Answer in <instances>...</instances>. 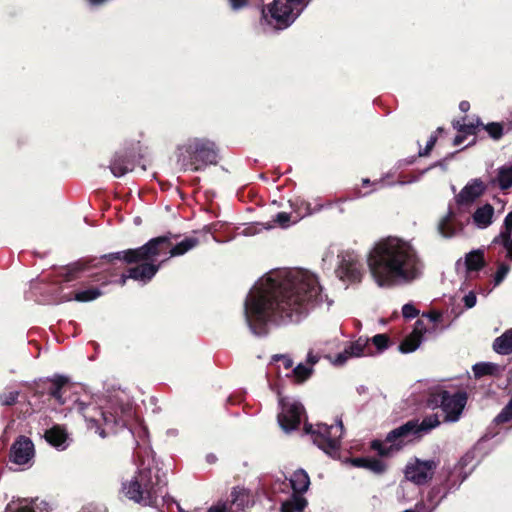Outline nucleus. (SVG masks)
<instances>
[{"mask_svg": "<svg viewBox=\"0 0 512 512\" xmlns=\"http://www.w3.org/2000/svg\"><path fill=\"white\" fill-rule=\"evenodd\" d=\"M133 162L127 155L116 154L110 163V170L115 177H122L133 170Z\"/></svg>", "mask_w": 512, "mask_h": 512, "instance_id": "obj_23", "label": "nucleus"}, {"mask_svg": "<svg viewBox=\"0 0 512 512\" xmlns=\"http://www.w3.org/2000/svg\"><path fill=\"white\" fill-rule=\"evenodd\" d=\"M437 466L438 462L433 459L420 460L414 458L405 467V478L416 485H423L432 479Z\"/></svg>", "mask_w": 512, "mask_h": 512, "instance_id": "obj_13", "label": "nucleus"}, {"mask_svg": "<svg viewBox=\"0 0 512 512\" xmlns=\"http://www.w3.org/2000/svg\"><path fill=\"white\" fill-rule=\"evenodd\" d=\"M470 108V104L469 102L467 101H462L460 102L459 104V109L462 111V112H467Z\"/></svg>", "mask_w": 512, "mask_h": 512, "instance_id": "obj_55", "label": "nucleus"}, {"mask_svg": "<svg viewBox=\"0 0 512 512\" xmlns=\"http://www.w3.org/2000/svg\"><path fill=\"white\" fill-rule=\"evenodd\" d=\"M418 314H419V310L416 309V307L413 304L407 303V304L403 305V307H402V315H403V317H405L407 319H413Z\"/></svg>", "mask_w": 512, "mask_h": 512, "instance_id": "obj_44", "label": "nucleus"}, {"mask_svg": "<svg viewBox=\"0 0 512 512\" xmlns=\"http://www.w3.org/2000/svg\"><path fill=\"white\" fill-rule=\"evenodd\" d=\"M230 9L234 12L240 11L249 5V0H226Z\"/></svg>", "mask_w": 512, "mask_h": 512, "instance_id": "obj_46", "label": "nucleus"}, {"mask_svg": "<svg viewBox=\"0 0 512 512\" xmlns=\"http://www.w3.org/2000/svg\"><path fill=\"white\" fill-rule=\"evenodd\" d=\"M370 339L367 337H359L357 340L350 342L345 347L347 348L349 355L353 358L362 357L365 355H370L371 352L369 349Z\"/></svg>", "mask_w": 512, "mask_h": 512, "instance_id": "obj_27", "label": "nucleus"}, {"mask_svg": "<svg viewBox=\"0 0 512 512\" xmlns=\"http://www.w3.org/2000/svg\"><path fill=\"white\" fill-rule=\"evenodd\" d=\"M465 265L469 271H477L484 265V254L481 250L469 252L465 257Z\"/></svg>", "mask_w": 512, "mask_h": 512, "instance_id": "obj_32", "label": "nucleus"}, {"mask_svg": "<svg viewBox=\"0 0 512 512\" xmlns=\"http://www.w3.org/2000/svg\"><path fill=\"white\" fill-rule=\"evenodd\" d=\"M512 420V396L508 404L496 416L494 421L496 423H507Z\"/></svg>", "mask_w": 512, "mask_h": 512, "instance_id": "obj_36", "label": "nucleus"}, {"mask_svg": "<svg viewBox=\"0 0 512 512\" xmlns=\"http://www.w3.org/2000/svg\"><path fill=\"white\" fill-rule=\"evenodd\" d=\"M352 463L354 466L366 468L375 474H382L386 471L385 463L375 458H356Z\"/></svg>", "mask_w": 512, "mask_h": 512, "instance_id": "obj_28", "label": "nucleus"}, {"mask_svg": "<svg viewBox=\"0 0 512 512\" xmlns=\"http://www.w3.org/2000/svg\"><path fill=\"white\" fill-rule=\"evenodd\" d=\"M415 425L406 422L405 424L390 431L385 439V442L375 440L372 442V448L381 456H388L393 450L398 451L411 440Z\"/></svg>", "mask_w": 512, "mask_h": 512, "instance_id": "obj_10", "label": "nucleus"}, {"mask_svg": "<svg viewBox=\"0 0 512 512\" xmlns=\"http://www.w3.org/2000/svg\"><path fill=\"white\" fill-rule=\"evenodd\" d=\"M218 152L214 142L205 138H191L178 148V162L185 168L199 171L217 163Z\"/></svg>", "mask_w": 512, "mask_h": 512, "instance_id": "obj_5", "label": "nucleus"}, {"mask_svg": "<svg viewBox=\"0 0 512 512\" xmlns=\"http://www.w3.org/2000/svg\"><path fill=\"white\" fill-rule=\"evenodd\" d=\"M494 243H501L506 251V258L512 261V237H495Z\"/></svg>", "mask_w": 512, "mask_h": 512, "instance_id": "obj_40", "label": "nucleus"}, {"mask_svg": "<svg viewBox=\"0 0 512 512\" xmlns=\"http://www.w3.org/2000/svg\"><path fill=\"white\" fill-rule=\"evenodd\" d=\"M73 410L80 413L89 429H95V432L102 438L106 437V428L114 432L115 427H124L126 425V415L130 414V408H121L120 412L102 410L91 403H85L82 400H75L73 403Z\"/></svg>", "mask_w": 512, "mask_h": 512, "instance_id": "obj_4", "label": "nucleus"}, {"mask_svg": "<svg viewBox=\"0 0 512 512\" xmlns=\"http://www.w3.org/2000/svg\"><path fill=\"white\" fill-rule=\"evenodd\" d=\"M105 0H89V2L93 5L102 4Z\"/></svg>", "mask_w": 512, "mask_h": 512, "instance_id": "obj_59", "label": "nucleus"}, {"mask_svg": "<svg viewBox=\"0 0 512 512\" xmlns=\"http://www.w3.org/2000/svg\"><path fill=\"white\" fill-rule=\"evenodd\" d=\"M34 452L33 442L25 436H20L11 446L10 460L17 465H26L32 461Z\"/></svg>", "mask_w": 512, "mask_h": 512, "instance_id": "obj_14", "label": "nucleus"}, {"mask_svg": "<svg viewBox=\"0 0 512 512\" xmlns=\"http://www.w3.org/2000/svg\"><path fill=\"white\" fill-rule=\"evenodd\" d=\"M290 484L294 492L303 493L307 491L310 479L306 471L299 469L292 474Z\"/></svg>", "mask_w": 512, "mask_h": 512, "instance_id": "obj_29", "label": "nucleus"}, {"mask_svg": "<svg viewBox=\"0 0 512 512\" xmlns=\"http://www.w3.org/2000/svg\"><path fill=\"white\" fill-rule=\"evenodd\" d=\"M454 213L451 209H449L444 215L437 226L439 234L444 238H452L457 235V233L461 230L460 227L456 226L453 221Z\"/></svg>", "mask_w": 512, "mask_h": 512, "instance_id": "obj_22", "label": "nucleus"}, {"mask_svg": "<svg viewBox=\"0 0 512 512\" xmlns=\"http://www.w3.org/2000/svg\"><path fill=\"white\" fill-rule=\"evenodd\" d=\"M130 278L129 277V270L127 271V274H123L119 280V283L123 286L126 283V280Z\"/></svg>", "mask_w": 512, "mask_h": 512, "instance_id": "obj_57", "label": "nucleus"}, {"mask_svg": "<svg viewBox=\"0 0 512 512\" xmlns=\"http://www.w3.org/2000/svg\"><path fill=\"white\" fill-rule=\"evenodd\" d=\"M436 403H440V407L445 414V421L457 422L467 403V394L465 392H457L450 394L448 391L442 390L434 395Z\"/></svg>", "mask_w": 512, "mask_h": 512, "instance_id": "obj_11", "label": "nucleus"}, {"mask_svg": "<svg viewBox=\"0 0 512 512\" xmlns=\"http://www.w3.org/2000/svg\"><path fill=\"white\" fill-rule=\"evenodd\" d=\"M231 502L229 507L226 505H217L209 509V512H244L251 503V496L246 489H234L231 493Z\"/></svg>", "mask_w": 512, "mask_h": 512, "instance_id": "obj_16", "label": "nucleus"}, {"mask_svg": "<svg viewBox=\"0 0 512 512\" xmlns=\"http://www.w3.org/2000/svg\"><path fill=\"white\" fill-rule=\"evenodd\" d=\"M309 214V211L307 210L304 214H298L299 218H303L305 215Z\"/></svg>", "mask_w": 512, "mask_h": 512, "instance_id": "obj_60", "label": "nucleus"}, {"mask_svg": "<svg viewBox=\"0 0 512 512\" xmlns=\"http://www.w3.org/2000/svg\"><path fill=\"white\" fill-rule=\"evenodd\" d=\"M325 299L317 276L310 271H271L250 289L244 302L245 321L254 335L265 336L270 324L299 322Z\"/></svg>", "mask_w": 512, "mask_h": 512, "instance_id": "obj_1", "label": "nucleus"}, {"mask_svg": "<svg viewBox=\"0 0 512 512\" xmlns=\"http://www.w3.org/2000/svg\"><path fill=\"white\" fill-rule=\"evenodd\" d=\"M290 219V214L286 212H279L274 218V223L281 227H287L289 225Z\"/></svg>", "mask_w": 512, "mask_h": 512, "instance_id": "obj_48", "label": "nucleus"}, {"mask_svg": "<svg viewBox=\"0 0 512 512\" xmlns=\"http://www.w3.org/2000/svg\"><path fill=\"white\" fill-rule=\"evenodd\" d=\"M166 237L168 238V246L166 248H164V250L161 253V255H162L169 248V256L167 258H165L166 261L171 257L184 255L185 253L192 250L199 244V240L197 238L188 237V238H185L184 240H182L180 243L170 247L171 246L170 238L168 236H166Z\"/></svg>", "mask_w": 512, "mask_h": 512, "instance_id": "obj_21", "label": "nucleus"}, {"mask_svg": "<svg viewBox=\"0 0 512 512\" xmlns=\"http://www.w3.org/2000/svg\"><path fill=\"white\" fill-rule=\"evenodd\" d=\"M370 341L375 345L378 352H383L388 348L389 338L386 334H377Z\"/></svg>", "mask_w": 512, "mask_h": 512, "instance_id": "obj_37", "label": "nucleus"}, {"mask_svg": "<svg viewBox=\"0 0 512 512\" xmlns=\"http://www.w3.org/2000/svg\"><path fill=\"white\" fill-rule=\"evenodd\" d=\"M423 316L427 317L429 319V321L432 323H436V322L440 321V319H441V314L439 312H435V311L424 314Z\"/></svg>", "mask_w": 512, "mask_h": 512, "instance_id": "obj_53", "label": "nucleus"}, {"mask_svg": "<svg viewBox=\"0 0 512 512\" xmlns=\"http://www.w3.org/2000/svg\"><path fill=\"white\" fill-rule=\"evenodd\" d=\"M102 295V292L98 288H88L75 293L74 300L78 302H89L97 299Z\"/></svg>", "mask_w": 512, "mask_h": 512, "instance_id": "obj_34", "label": "nucleus"}, {"mask_svg": "<svg viewBox=\"0 0 512 512\" xmlns=\"http://www.w3.org/2000/svg\"><path fill=\"white\" fill-rule=\"evenodd\" d=\"M472 370L476 378H481L486 375H497L500 371V367L495 363L480 362L474 364Z\"/></svg>", "mask_w": 512, "mask_h": 512, "instance_id": "obj_31", "label": "nucleus"}, {"mask_svg": "<svg viewBox=\"0 0 512 512\" xmlns=\"http://www.w3.org/2000/svg\"><path fill=\"white\" fill-rule=\"evenodd\" d=\"M494 215V207L489 203H485L475 209L471 218L475 227L486 229L493 223Z\"/></svg>", "mask_w": 512, "mask_h": 512, "instance_id": "obj_18", "label": "nucleus"}, {"mask_svg": "<svg viewBox=\"0 0 512 512\" xmlns=\"http://www.w3.org/2000/svg\"><path fill=\"white\" fill-rule=\"evenodd\" d=\"M18 396H19L18 391L5 392L0 396L1 404L12 405L16 402Z\"/></svg>", "mask_w": 512, "mask_h": 512, "instance_id": "obj_43", "label": "nucleus"}, {"mask_svg": "<svg viewBox=\"0 0 512 512\" xmlns=\"http://www.w3.org/2000/svg\"><path fill=\"white\" fill-rule=\"evenodd\" d=\"M417 180H418V177H412L411 179H409L407 181H398L397 184L405 185V184H408V183L416 182Z\"/></svg>", "mask_w": 512, "mask_h": 512, "instance_id": "obj_56", "label": "nucleus"}, {"mask_svg": "<svg viewBox=\"0 0 512 512\" xmlns=\"http://www.w3.org/2000/svg\"><path fill=\"white\" fill-rule=\"evenodd\" d=\"M168 246V238L159 236L149 240L143 246L136 249L114 252L104 255L103 258L109 261L123 260L127 263L139 262L142 260H150L161 255L164 248Z\"/></svg>", "mask_w": 512, "mask_h": 512, "instance_id": "obj_8", "label": "nucleus"}, {"mask_svg": "<svg viewBox=\"0 0 512 512\" xmlns=\"http://www.w3.org/2000/svg\"><path fill=\"white\" fill-rule=\"evenodd\" d=\"M492 183L501 190H507L512 187V164L504 165L497 169V174Z\"/></svg>", "mask_w": 512, "mask_h": 512, "instance_id": "obj_25", "label": "nucleus"}, {"mask_svg": "<svg viewBox=\"0 0 512 512\" xmlns=\"http://www.w3.org/2000/svg\"><path fill=\"white\" fill-rule=\"evenodd\" d=\"M485 130L494 140L500 139L503 135V126L500 123H489L485 126Z\"/></svg>", "mask_w": 512, "mask_h": 512, "instance_id": "obj_38", "label": "nucleus"}, {"mask_svg": "<svg viewBox=\"0 0 512 512\" xmlns=\"http://www.w3.org/2000/svg\"><path fill=\"white\" fill-rule=\"evenodd\" d=\"M292 375L298 383L307 380L312 374V368L304 364H298L292 371Z\"/></svg>", "mask_w": 512, "mask_h": 512, "instance_id": "obj_35", "label": "nucleus"}, {"mask_svg": "<svg viewBox=\"0 0 512 512\" xmlns=\"http://www.w3.org/2000/svg\"><path fill=\"white\" fill-rule=\"evenodd\" d=\"M306 434L311 436L313 443L324 453L336 457L339 453L340 442L343 435V423L336 421L333 425L318 423L316 425L305 424Z\"/></svg>", "mask_w": 512, "mask_h": 512, "instance_id": "obj_7", "label": "nucleus"}, {"mask_svg": "<svg viewBox=\"0 0 512 512\" xmlns=\"http://www.w3.org/2000/svg\"><path fill=\"white\" fill-rule=\"evenodd\" d=\"M423 339L418 335L411 332L399 345V350L402 353L414 352L422 343Z\"/></svg>", "mask_w": 512, "mask_h": 512, "instance_id": "obj_33", "label": "nucleus"}, {"mask_svg": "<svg viewBox=\"0 0 512 512\" xmlns=\"http://www.w3.org/2000/svg\"><path fill=\"white\" fill-rule=\"evenodd\" d=\"M436 136H431L429 138V140L427 141V144H426V147L424 148V150H421L419 151V155L420 156H427L429 154V152L431 151V149L434 147L435 143H436Z\"/></svg>", "mask_w": 512, "mask_h": 512, "instance_id": "obj_51", "label": "nucleus"}, {"mask_svg": "<svg viewBox=\"0 0 512 512\" xmlns=\"http://www.w3.org/2000/svg\"><path fill=\"white\" fill-rule=\"evenodd\" d=\"M389 177V174L385 175L384 177H382L381 179L377 180V181H374L372 183L373 186H375V189H378V188H382L384 187L385 185H387L386 183V179ZM362 184L363 186H368L371 184V181L368 179V178H364L362 180Z\"/></svg>", "mask_w": 512, "mask_h": 512, "instance_id": "obj_50", "label": "nucleus"}, {"mask_svg": "<svg viewBox=\"0 0 512 512\" xmlns=\"http://www.w3.org/2000/svg\"><path fill=\"white\" fill-rule=\"evenodd\" d=\"M163 485L158 476L153 477L152 467L141 462L136 473L122 483V493L129 500L143 506H154L163 497Z\"/></svg>", "mask_w": 512, "mask_h": 512, "instance_id": "obj_3", "label": "nucleus"}, {"mask_svg": "<svg viewBox=\"0 0 512 512\" xmlns=\"http://www.w3.org/2000/svg\"><path fill=\"white\" fill-rule=\"evenodd\" d=\"M207 459H208V461L212 462V461H214V456H208Z\"/></svg>", "mask_w": 512, "mask_h": 512, "instance_id": "obj_61", "label": "nucleus"}, {"mask_svg": "<svg viewBox=\"0 0 512 512\" xmlns=\"http://www.w3.org/2000/svg\"><path fill=\"white\" fill-rule=\"evenodd\" d=\"M9 512H49L47 504L38 499H23L7 506Z\"/></svg>", "mask_w": 512, "mask_h": 512, "instance_id": "obj_20", "label": "nucleus"}, {"mask_svg": "<svg viewBox=\"0 0 512 512\" xmlns=\"http://www.w3.org/2000/svg\"><path fill=\"white\" fill-rule=\"evenodd\" d=\"M476 300V295L472 292L466 294L463 298L464 305L469 309L476 305Z\"/></svg>", "mask_w": 512, "mask_h": 512, "instance_id": "obj_52", "label": "nucleus"}, {"mask_svg": "<svg viewBox=\"0 0 512 512\" xmlns=\"http://www.w3.org/2000/svg\"><path fill=\"white\" fill-rule=\"evenodd\" d=\"M510 272V266L506 263H500L494 276L495 286L499 285Z\"/></svg>", "mask_w": 512, "mask_h": 512, "instance_id": "obj_39", "label": "nucleus"}, {"mask_svg": "<svg viewBox=\"0 0 512 512\" xmlns=\"http://www.w3.org/2000/svg\"><path fill=\"white\" fill-rule=\"evenodd\" d=\"M311 0H274L262 9L260 23L267 29L283 30L288 28L308 6Z\"/></svg>", "mask_w": 512, "mask_h": 512, "instance_id": "obj_6", "label": "nucleus"}, {"mask_svg": "<svg viewBox=\"0 0 512 512\" xmlns=\"http://www.w3.org/2000/svg\"><path fill=\"white\" fill-rule=\"evenodd\" d=\"M351 358H353V357L351 355H349V352H348L347 348L345 347L342 352L338 353L334 357V359L332 360V363L334 365L342 366Z\"/></svg>", "mask_w": 512, "mask_h": 512, "instance_id": "obj_45", "label": "nucleus"}, {"mask_svg": "<svg viewBox=\"0 0 512 512\" xmlns=\"http://www.w3.org/2000/svg\"><path fill=\"white\" fill-rule=\"evenodd\" d=\"M412 332L423 339L424 334L427 332V327L422 319H418L415 322V326Z\"/></svg>", "mask_w": 512, "mask_h": 512, "instance_id": "obj_49", "label": "nucleus"}, {"mask_svg": "<svg viewBox=\"0 0 512 512\" xmlns=\"http://www.w3.org/2000/svg\"><path fill=\"white\" fill-rule=\"evenodd\" d=\"M499 237L512 236V211L509 212L503 222V228L498 235Z\"/></svg>", "mask_w": 512, "mask_h": 512, "instance_id": "obj_42", "label": "nucleus"}, {"mask_svg": "<svg viewBox=\"0 0 512 512\" xmlns=\"http://www.w3.org/2000/svg\"><path fill=\"white\" fill-rule=\"evenodd\" d=\"M45 439L49 444L58 450H65L69 445V437L66 430L60 426L55 425L45 432Z\"/></svg>", "mask_w": 512, "mask_h": 512, "instance_id": "obj_19", "label": "nucleus"}, {"mask_svg": "<svg viewBox=\"0 0 512 512\" xmlns=\"http://www.w3.org/2000/svg\"><path fill=\"white\" fill-rule=\"evenodd\" d=\"M493 349L496 353L501 355H509L512 353V328L505 331L494 340Z\"/></svg>", "mask_w": 512, "mask_h": 512, "instance_id": "obj_26", "label": "nucleus"}, {"mask_svg": "<svg viewBox=\"0 0 512 512\" xmlns=\"http://www.w3.org/2000/svg\"><path fill=\"white\" fill-rule=\"evenodd\" d=\"M281 412L278 414V423L285 432L298 428L304 415L303 405L292 398H281Z\"/></svg>", "mask_w": 512, "mask_h": 512, "instance_id": "obj_12", "label": "nucleus"}, {"mask_svg": "<svg viewBox=\"0 0 512 512\" xmlns=\"http://www.w3.org/2000/svg\"><path fill=\"white\" fill-rule=\"evenodd\" d=\"M465 121V119H463ZM480 124L479 120H477V123H468L465 122L461 123L460 121L454 122V127L458 129L460 132L466 133V134H474L476 127Z\"/></svg>", "mask_w": 512, "mask_h": 512, "instance_id": "obj_41", "label": "nucleus"}, {"mask_svg": "<svg viewBox=\"0 0 512 512\" xmlns=\"http://www.w3.org/2000/svg\"><path fill=\"white\" fill-rule=\"evenodd\" d=\"M486 190V185L481 179H472L456 195L458 205H469L480 198Z\"/></svg>", "mask_w": 512, "mask_h": 512, "instance_id": "obj_17", "label": "nucleus"}, {"mask_svg": "<svg viewBox=\"0 0 512 512\" xmlns=\"http://www.w3.org/2000/svg\"><path fill=\"white\" fill-rule=\"evenodd\" d=\"M272 362H280L286 370L290 369L293 365L292 359L287 355H274L272 357Z\"/></svg>", "mask_w": 512, "mask_h": 512, "instance_id": "obj_47", "label": "nucleus"}, {"mask_svg": "<svg viewBox=\"0 0 512 512\" xmlns=\"http://www.w3.org/2000/svg\"><path fill=\"white\" fill-rule=\"evenodd\" d=\"M157 257L150 260L139 261V265L129 269V277L142 284H146L156 275L166 259L156 263Z\"/></svg>", "mask_w": 512, "mask_h": 512, "instance_id": "obj_15", "label": "nucleus"}, {"mask_svg": "<svg viewBox=\"0 0 512 512\" xmlns=\"http://www.w3.org/2000/svg\"><path fill=\"white\" fill-rule=\"evenodd\" d=\"M371 278L380 288L410 285L422 278L424 261L412 242L389 236L376 242L366 255Z\"/></svg>", "mask_w": 512, "mask_h": 512, "instance_id": "obj_2", "label": "nucleus"}, {"mask_svg": "<svg viewBox=\"0 0 512 512\" xmlns=\"http://www.w3.org/2000/svg\"><path fill=\"white\" fill-rule=\"evenodd\" d=\"M338 264L335 270L337 277L347 283H358L364 276V266L361 256L355 251H342L338 254Z\"/></svg>", "mask_w": 512, "mask_h": 512, "instance_id": "obj_9", "label": "nucleus"}, {"mask_svg": "<svg viewBox=\"0 0 512 512\" xmlns=\"http://www.w3.org/2000/svg\"><path fill=\"white\" fill-rule=\"evenodd\" d=\"M408 422L415 425V429H413V435L415 437H420L423 434L429 433L432 429L436 428L440 424L437 415L427 416L421 422L418 420H411Z\"/></svg>", "mask_w": 512, "mask_h": 512, "instance_id": "obj_24", "label": "nucleus"}, {"mask_svg": "<svg viewBox=\"0 0 512 512\" xmlns=\"http://www.w3.org/2000/svg\"><path fill=\"white\" fill-rule=\"evenodd\" d=\"M273 225H268L267 227H265L266 229H269V228H272Z\"/></svg>", "mask_w": 512, "mask_h": 512, "instance_id": "obj_62", "label": "nucleus"}, {"mask_svg": "<svg viewBox=\"0 0 512 512\" xmlns=\"http://www.w3.org/2000/svg\"><path fill=\"white\" fill-rule=\"evenodd\" d=\"M54 388L50 391V395L60 404L64 405L67 403V399L63 397L66 392L67 378L64 376H57L53 380Z\"/></svg>", "mask_w": 512, "mask_h": 512, "instance_id": "obj_30", "label": "nucleus"}, {"mask_svg": "<svg viewBox=\"0 0 512 512\" xmlns=\"http://www.w3.org/2000/svg\"><path fill=\"white\" fill-rule=\"evenodd\" d=\"M463 142V137L462 136H456L455 139H454V145H460L462 144Z\"/></svg>", "mask_w": 512, "mask_h": 512, "instance_id": "obj_58", "label": "nucleus"}, {"mask_svg": "<svg viewBox=\"0 0 512 512\" xmlns=\"http://www.w3.org/2000/svg\"><path fill=\"white\" fill-rule=\"evenodd\" d=\"M318 356L312 354L311 352L308 353L307 355V362L309 365H307L308 367H313L314 364H316L318 362Z\"/></svg>", "mask_w": 512, "mask_h": 512, "instance_id": "obj_54", "label": "nucleus"}]
</instances>
